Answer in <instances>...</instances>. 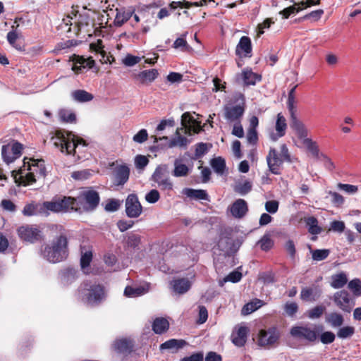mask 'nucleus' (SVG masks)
I'll use <instances>...</instances> for the list:
<instances>
[{
    "label": "nucleus",
    "instance_id": "nucleus-1",
    "mask_svg": "<svg viewBox=\"0 0 361 361\" xmlns=\"http://www.w3.org/2000/svg\"><path fill=\"white\" fill-rule=\"evenodd\" d=\"M68 240L65 235H60L50 245H46L42 250L44 259L51 263L65 260L68 255Z\"/></svg>",
    "mask_w": 361,
    "mask_h": 361
},
{
    "label": "nucleus",
    "instance_id": "nucleus-2",
    "mask_svg": "<svg viewBox=\"0 0 361 361\" xmlns=\"http://www.w3.org/2000/svg\"><path fill=\"white\" fill-rule=\"evenodd\" d=\"M51 140L54 141V145L60 147L61 152H66L67 154H76V149L80 145L85 147L87 145L86 141L78 137H75L71 133L65 135V133L61 130H57L55 132V135L51 137Z\"/></svg>",
    "mask_w": 361,
    "mask_h": 361
},
{
    "label": "nucleus",
    "instance_id": "nucleus-3",
    "mask_svg": "<svg viewBox=\"0 0 361 361\" xmlns=\"http://www.w3.org/2000/svg\"><path fill=\"white\" fill-rule=\"evenodd\" d=\"M82 300L90 305H99L106 298L104 286L99 283L92 284L84 281L80 287Z\"/></svg>",
    "mask_w": 361,
    "mask_h": 361
},
{
    "label": "nucleus",
    "instance_id": "nucleus-4",
    "mask_svg": "<svg viewBox=\"0 0 361 361\" xmlns=\"http://www.w3.org/2000/svg\"><path fill=\"white\" fill-rule=\"evenodd\" d=\"M78 211L91 212L99 204L100 197L98 192L94 190L82 191L75 197Z\"/></svg>",
    "mask_w": 361,
    "mask_h": 361
},
{
    "label": "nucleus",
    "instance_id": "nucleus-5",
    "mask_svg": "<svg viewBox=\"0 0 361 361\" xmlns=\"http://www.w3.org/2000/svg\"><path fill=\"white\" fill-rule=\"evenodd\" d=\"M319 326L314 325L311 327L308 325L295 326L290 329V335L298 339H304L309 342H314L319 335Z\"/></svg>",
    "mask_w": 361,
    "mask_h": 361
},
{
    "label": "nucleus",
    "instance_id": "nucleus-6",
    "mask_svg": "<svg viewBox=\"0 0 361 361\" xmlns=\"http://www.w3.org/2000/svg\"><path fill=\"white\" fill-rule=\"evenodd\" d=\"M234 98L236 101L241 100V104L235 106H225L224 107V116L230 121L240 119L245 109V95L241 92H237L235 94Z\"/></svg>",
    "mask_w": 361,
    "mask_h": 361
},
{
    "label": "nucleus",
    "instance_id": "nucleus-7",
    "mask_svg": "<svg viewBox=\"0 0 361 361\" xmlns=\"http://www.w3.org/2000/svg\"><path fill=\"white\" fill-rule=\"evenodd\" d=\"M18 234L21 240L30 243L43 240L42 231L36 225H25L18 228Z\"/></svg>",
    "mask_w": 361,
    "mask_h": 361
},
{
    "label": "nucleus",
    "instance_id": "nucleus-8",
    "mask_svg": "<svg viewBox=\"0 0 361 361\" xmlns=\"http://www.w3.org/2000/svg\"><path fill=\"white\" fill-rule=\"evenodd\" d=\"M23 149V145L18 142H15L12 145H3L1 155L4 161L7 164L13 162L21 156Z\"/></svg>",
    "mask_w": 361,
    "mask_h": 361
},
{
    "label": "nucleus",
    "instance_id": "nucleus-9",
    "mask_svg": "<svg viewBox=\"0 0 361 361\" xmlns=\"http://www.w3.org/2000/svg\"><path fill=\"white\" fill-rule=\"evenodd\" d=\"M27 159V157H25L23 159V168H24V170L30 171L38 178L46 176L47 170L43 159H35L32 158L29 159V161H26Z\"/></svg>",
    "mask_w": 361,
    "mask_h": 361
},
{
    "label": "nucleus",
    "instance_id": "nucleus-10",
    "mask_svg": "<svg viewBox=\"0 0 361 361\" xmlns=\"http://www.w3.org/2000/svg\"><path fill=\"white\" fill-rule=\"evenodd\" d=\"M280 333L276 327H271L267 330L262 329L258 334V345L267 346L274 345L279 339Z\"/></svg>",
    "mask_w": 361,
    "mask_h": 361
},
{
    "label": "nucleus",
    "instance_id": "nucleus-11",
    "mask_svg": "<svg viewBox=\"0 0 361 361\" xmlns=\"http://www.w3.org/2000/svg\"><path fill=\"white\" fill-rule=\"evenodd\" d=\"M334 302L335 305L343 312L350 313L355 305V302L350 298L349 293L342 290L338 291L334 295Z\"/></svg>",
    "mask_w": 361,
    "mask_h": 361
},
{
    "label": "nucleus",
    "instance_id": "nucleus-12",
    "mask_svg": "<svg viewBox=\"0 0 361 361\" xmlns=\"http://www.w3.org/2000/svg\"><path fill=\"white\" fill-rule=\"evenodd\" d=\"M142 212V207L137 195L130 194L126 200V213L129 218H137Z\"/></svg>",
    "mask_w": 361,
    "mask_h": 361
},
{
    "label": "nucleus",
    "instance_id": "nucleus-13",
    "mask_svg": "<svg viewBox=\"0 0 361 361\" xmlns=\"http://www.w3.org/2000/svg\"><path fill=\"white\" fill-rule=\"evenodd\" d=\"M285 161L279 156L277 150L270 148L267 156V162L269 171L275 175L281 174V166Z\"/></svg>",
    "mask_w": 361,
    "mask_h": 361
},
{
    "label": "nucleus",
    "instance_id": "nucleus-14",
    "mask_svg": "<svg viewBox=\"0 0 361 361\" xmlns=\"http://www.w3.org/2000/svg\"><path fill=\"white\" fill-rule=\"evenodd\" d=\"M72 61L73 62V66L72 67V70L76 73L80 74L82 73V70L88 68H92L95 65L94 60L92 59V57H89L87 59L84 58L82 56L78 55H73Z\"/></svg>",
    "mask_w": 361,
    "mask_h": 361
},
{
    "label": "nucleus",
    "instance_id": "nucleus-15",
    "mask_svg": "<svg viewBox=\"0 0 361 361\" xmlns=\"http://www.w3.org/2000/svg\"><path fill=\"white\" fill-rule=\"evenodd\" d=\"M257 80H261V75L252 72L251 69H243L241 73L235 76V82L237 83L243 82L244 86L255 85Z\"/></svg>",
    "mask_w": 361,
    "mask_h": 361
},
{
    "label": "nucleus",
    "instance_id": "nucleus-16",
    "mask_svg": "<svg viewBox=\"0 0 361 361\" xmlns=\"http://www.w3.org/2000/svg\"><path fill=\"white\" fill-rule=\"evenodd\" d=\"M24 168H20L18 171H13L12 175L15 182L18 185L27 186L36 182V177L30 171L24 175Z\"/></svg>",
    "mask_w": 361,
    "mask_h": 361
},
{
    "label": "nucleus",
    "instance_id": "nucleus-17",
    "mask_svg": "<svg viewBox=\"0 0 361 361\" xmlns=\"http://www.w3.org/2000/svg\"><path fill=\"white\" fill-rule=\"evenodd\" d=\"M252 51L250 38L247 36L241 37L235 48V54L239 57H251Z\"/></svg>",
    "mask_w": 361,
    "mask_h": 361
},
{
    "label": "nucleus",
    "instance_id": "nucleus-18",
    "mask_svg": "<svg viewBox=\"0 0 361 361\" xmlns=\"http://www.w3.org/2000/svg\"><path fill=\"white\" fill-rule=\"evenodd\" d=\"M114 183L116 185H123L129 179L130 169L126 165H119L114 168Z\"/></svg>",
    "mask_w": 361,
    "mask_h": 361
},
{
    "label": "nucleus",
    "instance_id": "nucleus-19",
    "mask_svg": "<svg viewBox=\"0 0 361 361\" xmlns=\"http://www.w3.org/2000/svg\"><path fill=\"white\" fill-rule=\"evenodd\" d=\"M322 295V290L317 286L304 287L300 292V299L306 302L316 301Z\"/></svg>",
    "mask_w": 361,
    "mask_h": 361
},
{
    "label": "nucleus",
    "instance_id": "nucleus-20",
    "mask_svg": "<svg viewBox=\"0 0 361 361\" xmlns=\"http://www.w3.org/2000/svg\"><path fill=\"white\" fill-rule=\"evenodd\" d=\"M159 75V72L157 69L145 70L135 75V80L140 85H149L151 84Z\"/></svg>",
    "mask_w": 361,
    "mask_h": 361
},
{
    "label": "nucleus",
    "instance_id": "nucleus-21",
    "mask_svg": "<svg viewBox=\"0 0 361 361\" xmlns=\"http://www.w3.org/2000/svg\"><path fill=\"white\" fill-rule=\"evenodd\" d=\"M230 211L233 217L241 219L248 211L247 204L245 200L238 199L231 206Z\"/></svg>",
    "mask_w": 361,
    "mask_h": 361
},
{
    "label": "nucleus",
    "instance_id": "nucleus-22",
    "mask_svg": "<svg viewBox=\"0 0 361 361\" xmlns=\"http://www.w3.org/2000/svg\"><path fill=\"white\" fill-rule=\"evenodd\" d=\"M116 11V14L114 19V25L116 27H121L133 16L135 9L122 7L120 8H117Z\"/></svg>",
    "mask_w": 361,
    "mask_h": 361
},
{
    "label": "nucleus",
    "instance_id": "nucleus-23",
    "mask_svg": "<svg viewBox=\"0 0 361 361\" xmlns=\"http://www.w3.org/2000/svg\"><path fill=\"white\" fill-rule=\"evenodd\" d=\"M152 179L158 185L161 190L171 191L173 190V183L169 178H163L161 171L157 169L152 175Z\"/></svg>",
    "mask_w": 361,
    "mask_h": 361
},
{
    "label": "nucleus",
    "instance_id": "nucleus-24",
    "mask_svg": "<svg viewBox=\"0 0 361 361\" xmlns=\"http://www.w3.org/2000/svg\"><path fill=\"white\" fill-rule=\"evenodd\" d=\"M170 285L173 290L178 294L185 293L191 287L190 281L186 278L174 279L170 282Z\"/></svg>",
    "mask_w": 361,
    "mask_h": 361
},
{
    "label": "nucleus",
    "instance_id": "nucleus-25",
    "mask_svg": "<svg viewBox=\"0 0 361 361\" xmlns=\"http://www.w3.org/2000/svg\"><path fill=\"white\" fill-rule=\"evenodd\" d=\"M290 127L295 132L300 139H305L307 137L308 131L305 124L298 118L297 115L290 116Z\"/></svg>",
    "mask_w": 361,
    "mask_h": 361
},
{
    "label": "nucleus",
    "instance_id": "nucleus-26",
    "mask_svg": "<svg viewBox=\"0 0 361 361\" xmlns=\"http://www.w3.org/2000/svg\"><path fill=\"white\" fill-rule=\"evenodd\" d=\"M113 349L117 353L120 354H128L133 348V343L132 341L127 338H121L116 340L113 345Z\"/></svg>",
    "mask_w": 361,
    "mask_h": 361
},
{
    "label": "nucleus",
    "instance_id": "nucleus-27",
    "mask_svg": "<svg viewBox=\"0 0 361 361\" xmlns=\"http://www.w3.org/2000/svg\"><path fill=\"white\" fill-rule=\"evenodd\" d=\"M57 200L59 204L60 212H67L69 211L78 212L75 197L64 196L63 197H58Z\"/></svg>",
    "mask_w": 361,
    "mask_h": 361
},
{
    "label": "nucleus",
    "instance_id": "nucleus-28",
    "mask_svg": "<svg viewBox=\"0 0 361 361\" xmlns=\"http://www.w3.org/2000/svg\"><path fill=\"white\" fill-rule=\"evenodd\" d=\"M275 129L276 131V135H271V139L274 141L277 140L278 138L281 137L286 135L287 123L286 118L282 115L281 113H279L277 114Z\"/></svg>",
    "mask_w": 361,
    "mask_h": 361
},
{
    "label": "nucleus",
    "instance_id": "nucleus-29",
    "mask_svg": "<svg viewBox=\"0 0 361 361\" xmlns=\"http://www.w3.org/2000/svg\"><path fill=\"white\" fill-rule=\"evenodd\" d=\"M183 194L192 200L209 201V196L204 190L186 188L183 190Z\"/></svg>",
    "mask_w": 361,
    "mask_h": 361
},
{
    "label": "nucleus",
    "instance_id": "nucleus-30",
    "mask_svg": "<svg viewBox=\"0 0 361 361\" xmlns=\"http://www.w3.org/2000/svg\"><path fill=\"white\" fill-rule=\"evenodd\" d=\"M187 344L183 339H169L160 345V350H171L172 353L177 352L179 349L183 348Z\"/></svg>",
    "mask_w": 361,
    "mask_h": 361
},
{
    "label": "nucleus",
    "instance_id": "nucleus-31",
    "mask_svg": "<svg viewBox=\"0 0 361 361\" xmlns=\"http://www.w3.org/2000/svg\"><path fill=\"white\" fill-rule=\"evenodd\" d=\"M59 208L57 198H55L51 201H46L41 204V212L39 213L41 216H47L49 215V212H60Z\"/></svg>",
    "mask_w": 361,
    "mask_h": 361
},
{
    "label": "nucleus",
    "instance_id": "nucleus-32",
    "mask_svg": "<svg viewBox=\"0 0 361 361\" xmlns=\"http://www.w3.org/2000/svg\"><path fill=\"white\" fill-rule=\"evenodd\" d=\"M248 329L245 326H240L236 334H232V342L238 347L243 346L247 340Z\"/></svg>",
    "mask_w": 361,
    "mask_h": 361
},
{
    "label": "nucleus",
    "instance_id": "nucleus-33",
    "mask_svg": "<svg viewBox=\"0 0 361 361\" xmlns=\"http://www.w3.org/2000/svg\"><path fill=\"white\" fill-rule=\"evenodd\" d=\"M325 322L333 328L341 327L344 323L343 316L337 312H332L325 317Z\"/></svg>",
    "mask_w": 361,
    "mask_h": 361
},
{
    "label": "nucleus",
    "instance_id": "nucleus-34",
    "mask_svg": "<svg viewBox=\"0 0 361 361\" xmlns=\"http://www.w3.org/2000/svg\"><path fill=\"white\" fill-rule=\"evenodd\" d=\"M181 121L183 126L185 128H192V130L195 133H198L202 129L201 126L189 112H185L182 115Z\"/></svg>",
    "mask_w": 361,
    "mask_h": 361
},
{
    "label": "nucleus",
    "instance_id": "nucleus-35",
    "mask_svg": "<svg viewBox=\"0 0 361 361\" xmlns=\"http://www.w3.org/2000/svg\"><path fill=\"white\" fill-rule=\"evenodd\" d=\"M169 328V321L164 317L156 318L152 324V330L157 334L165 333Z\"/></svg>",
    "mask_w": 361,
    "mask_h": 361
},
{
    "label": "nucleus",
    "instance_id": "nucleus-36",
    "mask_svg": "<svg viewBox=\"0 0 361 361\" xmlns=\"http://www.w3.org/2000/svg\"><path fill=\"white\" fill-rule=\"evenodd\" d=\"M296 87L297 85H295L288 92L287 107L290 113V116H293L294 115H296L297 113L296 99L295 96Z\"/></svg>",
    "mask_w": 361,
    "mask_h": 361
},
{
    "label": "nucleus",
    "instance_id": "nucleus-37",
    "mask_svg": "<svg viewBox=\"0 0 361 361\" xmlns=\"http://www.w3.org/2000/svg\"><path fill=\"white\" fill-rule=\"evenodd\" d=\"M348 282V278L344 272L334 274L331 276V286L338 289L343 288Z\"/></svg>",
    "mask_w": 361,
    "mask_h": 361
},
{
    "label": "nucleus",
    "instance_id": "nucleus-38",
    "mask_svg": "<svg viewBox=\"0 0 361 361\" xmlns=\"http://www.w3.org/2000/svg\"><path fill=\"white\" fill-rule=\"evenodd\" d=\"M264 305V302L262 300L255 298L243 306L242 313L245 315L251 314Z\"/></svg>",
    "mask_w": 361,
    "mask_h": 361
},
{
    "label": "nucleus",
    "instance_id": "nucleus-39",
    "mask_svg": "<svg viewBox=\"0 0 361 361\" xmlns=\"http://www.w3.org/2000/svg\"><path fill=\"white\" fill-rule=\"evenodd\" d=\"M190 171L189 168L184 164L180 162V160L176 159L174 161V169L172 174L175 177H183L188 175Z\"/></svg>",
    "mask_w": 361,
    "mask_h": 361
},
{
    "label": "nucleus",
    "instance_id": "nucleus-40",
    "mask_svg": "<svg viewBox=\"0 0 361 361\" xmlns=\"http://www.w3.org/2000/svg\"><path fill=\"white\" fill-rule=\"evenodd\" d=\"M73 99L79 102H87L93 99V95L83 90H78L72 93Z\"/></svg>",
    "mask_w": 361,
    "mask_h": 361
},
{
    "label": "nucleus",
    "instance_id": "nucleus-41",
    "mask_svg": "<svg viewBox=\"0 0 361 361\" xmlns=\"http://www.w3.org/2000/svg\"><path fill=\"white\" fill-rule=\"evenodd\" d=\"M41 204H27L23 209V214L25 216H30L35 215H40Z\"/></svg>",
    "mask_w": 361,
    "mask_h": 361
},
{
    "label": "nucleus",
    "instance_id": "nucleus-42",
    "mask_svg": "<svg viewBox=\"0 0 361 361\" xmlns=\"http://www.w3.org/2000/svg\"><path fill=\"white\" fill-rule=\"evenodd\" d=\"M211 166L216 173L222 174L226 169V161L222 157H218L212 159Z\"/></svg>",
    "mask_w": 361,
    "mask_h": 361
},
{
    "label": "nucleus",
    "instance_id": "nucleus-43",
    "mask_svg": "<svg viewBox=\"0 0 361 361\" xmlns=\"http://www.w3.org/2000/svg\"><path fill=\"white\" fill-rule=\"evenodd\" d=\"M309 248L310 250V252L312 254V258L314 261H322L324 260L328 257L330 254V250L328 249H322V250H312L311 246L309 245Z\"/></svg>",
    "mask_w": 361,
    "mask_h": 361
},
{
    "label": "nucleus",
    "instance_id": "nucleus-44",
    "mask_svg": "<svg viewBox=\"0 0 361 361\" xmlns=\"http://www.w3.org/2000/svg\"><path fill=\"white\" fill-rule=\"evenodd\" d=\"M263 251H269L274 246V240L269 234H264L257 243Z\"/></svg>",
    "mask_w": 361,
    "mask_h": 361
},
{
    "label": "nucleus",
    "instance_id": "nucleus-45",
    "mask_svg": "<svg viewBox=\"0 0 361 361\" xmlns=\"http://www.w3.org/2000/svg\"><path fill=\"white\" fill-rule=\"evenodd\" d=\"M59 116L63 122L73 123L76 122L75 114L67 109H61L59 112Z\"/></svg>",
    "mask_w": 361,
    "mask_h": 361
},
{
    "label": "nucleus",
    "instance_id": "nucleus-46",
    "mask_svg": "<svg viewBox=\"0 0 361 361\" xmlns=\"http://www.w3.org/2000/svg\"><path fill=\"white\" fill-rule=\"evenodd\" d=\"M355 329L354 326H345L343 327H340L338 331H337V336L341 339H345L350 338L355 334Z\"/></svg>",
    "mask_w": 361,
    "mask_h": 361
},
{
    "label": "nucleus",
    "instance_id": "nucleus-47",
    "mask_svg": "<svg viewBox=\"0 0 361 361\" xmlns=\"http://www.w3.org/2000/svg\"><path fill=\"white\" fill-rule=\"evenodd\" d=\"M303 144L307 147V149L312 153L313 156L317 159L319 158L320 156L319 154V150L316 142L307 137L303 140Z\"/></svg>",
    "mask_w": 361,
    "mask_h": 361
},
{
    "label": "nucleus",
    "instance_id": "nucleus-48",
    "mask_svg": "<svg viewBox=\"0 0 361 361\" xmlns=\"http://www.w3.org/2000/svg\"><path fill=\"white\" fill-rule=\"evenodd\" d=\"M327 193L331 196V202L334 206L341 207L344 204V197L338 192L329 190Z\"/></svg>",
    "mask_w": 361,
    "mask_h": 361
},
{
    "label": "nucleus",
    "instance_id": "nucleus-49",
    "mask_svg": "<svg viewBox=\"0 0 361 361\" xmlns=\"http://www.w3.org/2000/svg\"><path fill=\"white\" fill-rule=\"evenodd\" d=\"M141 243V236L135 233H130L128 235L126 244L127 246L131 248H136Z\"/></svg>",
    "mask_w": 361,
    "mask_h": 361
},
{
    "label": "nucleus",
    "instance_id": "nucleus-50",
    "mask_svg": "<svg viewBox=\"0 0 361 361\" xmlns=\"http://www.w3.org/2000/svg\"><path fill=\"white\" fill-rule=\"evenodd\" d=\"M188 143V139L182 135L171 139L169 143V147L179 146L180 147H186Z\"/></svg>",
    "mask_w": 361,
    "mask_h": 361
},
{
    "label": "nucleus",
    "instance_id": "nucleus-51",
    "mask_svg": "<svg viewBox=\"0 0 361 361\" xmlns=\"http://www.w3.org/2000/svg\"><path fill=\"white\" fill-rule=\"evenodd\" d=\"M348 286L355 296L361 295V281L359 279L351 280Z\"/></svg>",
    "mask_w": 361,
    "mask_h": 361
},
{
    "label": "nucleus",
    "instance_id": "nucleus-52",
    "mask_svg": "<svg viewBox=\"0 0 361 361\" xmlns=\"http://www.w3.org/2000/svg\"><path fill=\"white\" fill-rule=\"evenodd\" d=\"M326 308L323 305H317L307 311V316L310 319L319 318L324 312Z\"/></svg>",
    "mask_w": 361,
    "mask_h": 361
},
{
    "label": "nucleus",
    "instance_id": "nucleus-53",
    "mask_svg": "<svg viewBox=\"0 0 361 361\" xmlns=\"http://www.w3.org/2000/svg\"><path fill=\"white\" fill-rule=\"evenodd\" d=\"M208 151L207 144L199 142L195 145V152L193 159H197L204 156Z\"/></svg>",
    "mask_w": 361,
    "mask_h": 361
},
{
    "label": "nucleus",
    "instance_id": "nucleus-54",
    "mask_svg": "<svg viewBox=\"0 0 361 361\" xmlns=\"http://www.w3.org/2000/svg\"><path fill=\"white\" fill-rule=\"evenodd\" d=\"M296 5L297 4H294L293 6H288L284 8L283 10L281 11L279 13L283 16V18L284 19H287L290 17L291 14L298 13L302 10V7H300L299 6L298 7H296Z\"/></svg>",
    "mask_w": 361,
    "mask_h": 361
},
{
    "label": "nucleus",
    "instance_id": "nucleus-55",
    "mask_svg": "<svg viewBox=\"0 0 361 361\" xmlns=\"http://www.w3.org/2000/svg\"><path fill=\"white\" fill-rule=\"evenodd\" d=\"M337 188L350 195L355 194L358 191V187L357 185L350 184L339 183L337 184Z\"/></svg>",
    "mask_w": 361,
    "mask_h": 361
},
{
    "label": "nucleus",
    "instance_id": "nucleus-56",
    "mask_svg": "<svg viewBox=\"0 0 361 361\" xmlns=\"http://www.w3.org/2000/svg\"><path fill=\"white\" fill-rule=\"evenodd\" d=\"M318 159L323 162L324 167L329 171L332 172L335 169L334 163L326 154H321Z\"/></svg>",
    "mask_w": 361,
    "mask_h": 361
},
{
    "label": "nucleus",
    "instance_id": "nucleus-57",
    "mask_svg": "<svg viewBox=\"0 0 361 361\" xmlns=\"http://www.w3.org/2000/svg\"><path fill=\"white\" fill-rule=\"evenodd\" d=\"M274 23V21L271 18H266L262 23H259L257 25V36L259 37L262 34H264V30L269 28L271 25Z\"/></svg>",
    "mask_w": 361,
    "mask_h": 361
},
{
    "label": "nucleus",
    "instance_id": "nucleus-58",
    "mask_svg": "<svg viewBox=\"0 0 361 361\" xmlns=\"http://www.w3.org/2000/svg\"><path fill=\"white\" fill-rule=\"evenodd\" d=\"M92 259V253L91 251H87L83 253L80 258V266L82 269L88 267Z\"/></svg>",
    "mask_w": 361,
    "mask_h": 361
},
{
    "label": "nucleus",
    "instance_id": "nucleus-59",
    "mask_svg": "<svg viewBox=\"0 0 361 361\" xmlns=\"http://www.w3.org/2000/svg\"><path fill=\"white\" fill-rule=\"evenodd\" d=\"M160 195L157 190L153 189L147 192L145 195V200L147 202L154 204L159 201Z\"/></svg>",
    "mask_w": 361,
    "mask_h": 361
},
{
    "label": "nucleus",
    "instance_id": "nucleus-60",
    "mask_svg": "<svg viewBox=\"0 0 361 361\" xmlns=\"http://www.w3.org/2000/svg\"><path fill=\"white\" fill-rule=\"evenodd\" d=\"M335 338L336 336L331 331H324L320 335V341L323 344L332 343Z\"/></svg>",
    "mask_w": 361,
    "mask_h": 361
},
{
    "label": "nucleus",
    "instance_id": "nucleus-61",
    "mask_svg": "<svg viewBox=\"0 0 361 361\" xmlns=\"http://www.w3.org/2000/svg\"><path fill=\"white\" fill-rule=\"evenodd\" d=\"M121 206L120 201L116 199H110L105 205V210L107 212H116Z\"/></svg>",
    "mask_w": 361,
    "mask_h": 361
},
{
    "label": "nucleus",
    "instance_id": "nucleus-62",
    "mask_svg": "<svg viewBox=\"0 0 361 361\" xmlns=\"http://www.w3.org/2000/svg\"><path fill=\"white\" fill-rule=\"evenodd\" d=\"M279 203L276 200H269L265 203V209L270 214H275L279 209Z\"/></svg>",
    "mask_w": 361,
    "mask_h": 361
},
{
    "label": "nucleus",
    "instance_id": "nucleus-63",
    "mask_svg": "<svg viewBox=\"0 0 361 361\" xmlns=\"http://www.w3.org/2000/svg\"><path fill=\"white\" fill-rule=\"evenodd\" d=\"M135 166L139 169H143L149 163V159L144 155H137L135 159Z\"/></svg>",
    "mask_w": 361,
    "mask_h": 361
},
{
    "label": "nucleus",
    "instance_id": "nucleus-64",
    "mask_svg": "<svg viewBox=\"0 0 361 361\" xmlns=\"http://www.w3.org/2000/svg\"><path fill=\"white\" fill-rule=\"evenodd\" d=\"M204 355L203 353L199 352L192 354L190 356L184 357L180 361H203Z\"/></svg>",
    "mask_w": 361,
    "mask_h": 361
}]
</instances>
